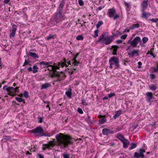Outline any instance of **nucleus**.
Returning a JSON list of instances; mask_svg holds the SVG:
<instances>
[{
    "instance_id": "1",
    "label": "nucleus",
    "mask_w": 158,
    "mask_h": 158,
    "mask_svg": "<svg viewBox=\"0 0 158 158\" xmlns=\"http://www.w3.org/2000/svg\"><path fill=\"white\" fill-rule=\"evenodd\" d=\"M58 145L61 148L66 147L68 145L73 143L72 138L69 136L60 133L56 136Z\"/></svg>"
},
{
    "instance_id": "2",
    "label": "nucleus",
    "mask_w": 158,
    "mask_h": 158,
    "mask_svg": "<svg viewBox=\"0 0 158 158\" xmlns=\"http://www.w3.org/2000/svg\"><path fill=\"white\" fill-rule=\"evenodd\" d=\"M114 37L112 36H106L105 34L103 33L100 36L98 41L102 43H104L106 45L110 44L114 40Z\"/></svg>"
},
{
    "instance_id": "3",
    "label": "nucleus",
    "mask_w": 158,
    "mask_h": 158,
    "mask_svg": "<svg viewBox=\"0 0 158 158\" xmlns=\"http://www.w3.org/2000/svg\"><path fill=\"white\" fill-rule=\"evenodd\" d=\"M109 68L112 69L113 66L116 68H118L119 65V59L118 57L115 56L111 57L109 60Z\"/></svg>"
},
{
    "instance_id": "4",
    "label": "nucleus",
    "mask_w": 158,
    "mask_h": 158,
    "mask_svg": "<svg viewBox=\"0 0 158 158\" xmlns=\"http://www.w3.org/2000/svg\"><path fill=\"white\" fill-rule=\"evenodd\" d=\"M44 130L41 127H39L32 130V132L36 136H43L44 134L43 133Z\"/></svg>"
},
{
    "instance_id": "5",
    "label": "nucleus",
    "mask_w": 158,
    "mask_h": 158,
    "mask_svg": "<svg viewBox=\"0 0 158 158\" xmlns=\"http://www.w3.org/2000/svg\"><path fill=\"white\" fill-rule=\"evenodd\" d=\"M66 63H67L68 65L70 64L69 62H67L66 60L64 61V62H59L57 64H56L54 63V65L55 66V70L56 71V73L57 72L56 70L57 69H60L61 67L62 68H63L64 67H65V68L67 67L68 65H67Z\"/></svg>"
},
{
    "instance_id": "6",
    "label": "nucleus",
    "mask_w": 158,
    "mask_h": 158,
    "mask_svg": "<svg viewBox=\"0 0 158 158\" xmlns=\"http://www.w3.org/2000/svg\"><path fill=\"white\" fill-rule=\"evenodd\" d=\"M141 42L140 38L138 36L135 37L132 40H129L128 43L130 44L133 48L136 47L139 43Z\"/></svg>"
},
{
    "instance_id": "7",
    "label": "nucleus",
    "mask_w": 158,
    "mask_h": 158,
    "mask_svg": "<svg viewBox=\"0 0 158 158\" xmlns=\"http://www.w3.org/2000/svg\"><path fill=\"white\" fill-rule=\"evenodd\" d=\"M65 18V16L62 15V12L58 11L55 15L54 18L55 21L57 23H59L60 21L64 20Z\"/></svg>"
},
{
    "instance_id": "8",
    "label": "nucleus",
    "mask_w": 158,
    "mask_h": 158,
    "mask_svg": "<svg viewBox=\"0 0 158 158\" xmlns=\"http://www.w3.org/2000/svg\"><path fill=\"white\" fill-rule=\"evenodd\" d=\"M19 87H16L14 88L13 87H9L8 89H7L6 91L8 93V94L10 96H14L15 94H14L16 93H18Z\"/></svg>"
},
{
    "instance_id": "9",
    "label": "nucleus",
    "mask_w": 158,
    "mask_h": 158,
    "mask_svg": "<svg viewBox=\"0 0 158 158\" xmlns=\"http://www.w3.org/2000/svg\"><path fill=\"white\" fill-rule=\"evenodd\" d=\"M55 145V143L54 141H50L48 143L43 145V149L46 150V149H52Z\"/></svg>"
},
{
    "instance_id": "10",
    "label": "nucleus",
    "mask_w": 158,
    "mask_h": 158,
    "mask_svg": "<svg viewBox=\"0 0 158 158\" xmlns=\"http://www.w3.org/2000/svg\"><path fill=\"white\" fill-rule=\"evenodd\" d=\"M145 152V151L143 149H140L139 150V152H135L134 154V156L137 158L140 157L141 158H144L145 155L143 153Z\"/></svg>"
},
{
    "instance_id": "11",
    "label": "nucleus",
    "mask_w": 158,
    "mask_h": 158,
    "mask_svg": "<svg viewBox=\"0 0 158 158\" xmlns=\"http://www.w3.org/2000/svg\"><path fill=\"white\" fill-rule=\"evenodd\" d=\"M17 26L15 24L12 26V30L10 31V38L15 36L16 31L17 30Z\"/></svg>"
},
{
    "instance_id": "12",
    "label": "nucleus",
    "mask_w": 158,
    "mask_h": 158,
    "mask_svg": "<svg viewBox=\"0 0 158 158\" xmlns=\"http://www.w3.org/2000/svg\"><path fill=\"white\" fill-rule=\"evenodd\" d=\"M79 53H77L76 55L75 56L74 58L71 61H69L70 64H72L74 65V66H77L78 64L79 63V62H77L76 61V58L77 56L78 55Z\"/></svg>"
},
{
    "instance_id": "13",
    "label": "nucleus",
    "mask_w": 158,
    "mask_h": 158,
    "mask_svg": "<svg viewBox=\"0 0 158 158\" xmlns=\"http://www.w3.org/2000/svg\"><path fill=\"white\" fill-rule=\"evenodd\" d=\"M108 12V16L110 17L111 18L115 14L116 11L114 8H113L109 9Z\"/></svg>"
},
{
    "instance_id": "14",
    "label": "nucleus",
    "mask_w": 158,
    "mask_h": 158,
    "mask_svg": "<svg viewBox=\"0 0 158 158\" xmlns=\"http://www.w3.org/2000/svg\"><path fill=\"white\" fill-rule=\"evenodd\" d=\"M148 0H146L143 1L141 4V10H145L147 8L148 5Z\"/></svg>"
},
{
    "instance_id": "15",
    "label": "nucleus",
    "mask_w": 158,
    "mask_h": 158,
    "mask_svg": "<svg viewBox=\"0 0 158 158\" xmlns=\"http://www.w3.org/2000/svg\"><path fill=\"white\" fill-rule=\"evenodd\" d=\"M146 96L147 101L148 102H150L152 98L153 97L152 93L150 92H147L146 93Z\"/></svg>"
},
{
    "instance_id": "16",
    "label": "nucleus",
    "mask_w": 158,
    "mask_h": 158,
    "mask_svg": "<svg viewBox=\"0 0 158 158\" xmlns=\"http://www.w3.org/2000/svg\"><path fill=\"white\" fill-rule=\"evenodd\" d=\"M102 132L103 134L107 135L109 134H113L114 133V131L108 129L104 128L102 130Z\"/></svg>"
},
{
    "instance_id": "17",
    "label": "nucleus",
    "mask_w": 158,
    "mask_h": 158,
    "mask_svg": "<svg viewBox=\"0 0 158 158\" xmlns=\"http://www.w3.org/2000/svg\"><path fill=\"white\" fill-rule=\"evenodd\" d=\"M55 75L56 76L58 77L60 80H63L64 78L65 77V73L62 72H61L60 73H56Z\"/></svg>"
},
{
    "instance_id": "18",
    "label": "nucleus",
    "mask_w": 158,
    "mask_h": 158,
    "mask_svg": "<svg viewBox=\"0 0 158 158\" xmlns=\"http://www.w3.org/2000/svg\"><path fill=\"white\" fill-rule=\"evenodd\" d=\"M142 12L141 17L146 18L151 16V14L149 13H147L145 11V10H141Z\"/></svg>"
},
{
    "instance_id": "19",
    "label": "nucleus",
    "mask_w": 158,
    "mask_h": 158,
    "mask_svg": "<svg viewBox=\"0 0 158 158\" xmlns=\"http://www.w3.org/2000/svg\"><path fill=\"white\" fill-rule=\"evenodd\" d=\"M131 2H127L124 1V5L127 11H129L130 10L131 5Z\"/></svg>"
},
{
    "instance_id": "20",
    "label": "nucleus",
    "mask_w": 158,
    "mask_h": 158,
    "mask_svg": "<svg viewBox=\"0 0 158 158\" xmlns=\"http://www.w3.org/2000/svg\"><path fill=\"white\" fill-rule=\"evenodd\" d=\"M117 138L122 141L124 140L127 141V140L124 138L123 135L120 133H118L117 135Z\"/></svg>"
},
{
    "instance_id": "21",
    "label": "nucleus",
    "mask_w": 158,
    "mask_h": 158,
    "mask_svg": "<svg viewBox=\"0 0 158 158\" xmlns=\"http://www.w3.org/2000/svg\"><path fill=\"white\" fill-rule=\"evenodd\" d=\"M122 114V110H119L115 112V114L113 116L114 119H116Z\"/></svg>"
},
{
    "instance_id": "22",
    "label": "nucleus",
    "mask_w": 158,
    "mask_h": 158,
    "mask_svg": "<svg viewBox=\"0 0 158 158\" xmlns=\"http://www.w3.org/2000/svg\"><path fill=\"white\" fill-rule=\"evenodd\" d=\"M47 68H48V70L51 71H53V73L56 74V71L55 70V66L54 65L53 66L51 65H49V66Z\"/></svg>"
},
{
    "instance_id": "23",
    "label": "nucleus",
    "mask_w": 158,
    "mask_h": 158,
    "mask_svg": "<svg viewBox=\"0 0 158 158\" xmlns=\"http://www.w3.org/2000/svg\"><path fill=\"white\" fill-rule=\"evenodd\" d=\"M64 4V1H62L59 6L58 10V11H62L63 10V7Z\"/></svg>"
},
{
    "instance_id": "24",
    "label": "nucleus",
    "mask_w": 158,
    "mask_h": 158,
    "mask_svg": "<svg viewBox=\"0 0 158 158\" xmlns=\"http://www.w3.org/2000/svg\"><path fill=\"white\" fill-rule=\"evenodd\" d=\"M39 68L37 67V65L35 64L34 65L32 68V73H35L37 72Z\"/></svg>"
},
{
    "instance_id": "25",
    "label": "nucleus",
    "mask_w": 158,
    "mask_h": 158,
    "mask_svg": "<svg viewBox=\"0 0 158 158\" xmlns=\"http://www.w3.org/2000/svg\"><path fill=\"white\" fill-rule=\"evenodd\" d=\"M51 86V84L46 83L43 84L41 86V89H45Z\"/></svg>"
},
{
    "instance_id": "26",
    "label": "nucleus",
    "mask_w": 158,
    "mask_h": 158,
    "mask_svg": "<svg viewBox=\"0 0 158 158\" xmlns=\"http://www.w3.org/2000/svg\"><path fill=\"white\" fill-rule=\"evenodd\" d=\"M71 89H69L68 91L66 92L65 94L69 98H71L72 95V91Z\"/></svg>"
},
{
    "instance_id": "27",
    "label": "nucleus",
    "mask_w": 158,
    "mask_h": 158,
    "mask_svg": "<svg viewBox=\"0 0 158 158\" xmlns=\"http://www.w3.org/2000/svg\"><path fill=\"white\" fill-rule=\"evenodd\" d=\"M139 24L138 23L133 24L131 27H130V29L131 30H133L135 28H139Z\"/></svg>"
},
{
    "instance_id": "28",
    "label": "nucleus",
    "mask_w": 158,
    "mask_h": 158,
    "mask_svg": "<svg viewBox=\"0 0 158 158\" xmlns=\"http://www.w3.org/2000/svg\"><path fill=\"white\" fill-rule=\"evenodd\" d=\"M40 65H44V67L47 68L49 66V65H48V62H45L44 61H42L40 62Z\"/></svg>"
},
{
    "instance_id": "29",
    "label": "nucleus",
    "mask_w": 158,
    "mask_h": 158,
    "mask_svg": "<svg viewBox=\"0 0 158 158\" xmlns=\"http://www.w3.org/2000/svg\"><path fill=\"white\" fill-rule=\"evenodd\" d=\"M29 55L31 56L32 57L36 58H38L39 56L35 53H33L31 52H29Z\"/></svg>"
},
{
    "instance_id": "30",
    "label": "nucleus",
    "mask_w": 158,
    "mask_h": 158,
    "mask_svg": "<svg viewBox=\"0 0 158 158\" xmlns=\"http://www.w3.org/2000/svg\"><path fill=\"white\" fill-rule=\"evenodd\" d=\"M157 88L156 86L154 84H152L149 87L150 89L153 91H155L156 89Z\"/></svg>"
},
{
    "instance_id": "31",
    "label": "nucleus",
    "mask_w": 158,
    "mask_h": 158,
    "mask_svg": "<svg viewBox=\"0 0 158 158\" xmlns=\"http://www.w3.org/2000/svg\"><path fill=\"white\" fill-rule=\"evenodd\" d=\"M138 50H135L132 51L130 54L129 53V55H131L132 57H133L135 54H138Z\"/></svg>"
},
{
    "instance_id": "32",
    "label": "nucleus",
    "mask_w": 158,
    "mask_h": 158,
    "mask_svg": "<svg viewBox=\"0 0 158 158\" xmlns=\"http://www.w3.org/2000/svg\"><path fill=\"white\" fill-rule=\"evenodd\" d=\"M137 147L136 143H131V147L129 148V149L130 150H131L133 148H136Z\"/></svg>"
},
{
    "instance_id": "33",
    "label": "nucleus",
    "mask_w": 158,
    "mask_h": 158,
    "mask_svg": "<svg viewBox=\"0 0 158 158\" xmlns=\"http://www.w3.org/2000/svg\"><path fill=\"white\" fill-rule=\"evenodd\" d=\"M127 141H127L124 140L122 141L123 143V147L124 148H127L128 147V143Z\"/></svg>"
},
{
    "instance_id": "34",
    "label": "nucleus",
    "mask_w": 158,
    "mask_h": 158,
    "mask_svg": "<svg viewBox=\"0 0 158 158\" xmlns=\"http://www.w3.org/2000/svg\"><path fill=\"white\" fill-rule=\"evenodd\" d=\"M15 99L19 102H21L24 101V99H23L20 97H16L15 98Z\"/></svg>"
},
{
    "instance_id": "35",
    "label": "nucleus",
    "mask_w": 158,
    "mask_h": 158,
    "mask_svg": "<svg viewBox=\"0 0 158 158\" xmlns=\"http://www.w3.org/2000/svg\"><path fill=\"white\" fill-rule=\"evenodd\" d=\"M56 36V35H55L49 34L48 36L47 37V39L48 40H49L51 39L54 38Z\"/></svg>"
},
{
    "instance_id": "36",
    "label": "nucleus",
    "mask_w": 158,
    "mask_h": 158,
    "mask_svg": "<svg viewBox=\"0 0 158 158\" xmlns=\"http://www.w3.org/2000/svg\"><path fill=\"white\" fill-rule=\"evenodd\" d=\"M106 121V118H105L100 119L99 120V122L101 124H103Z\"/></svg>"
},
{
    "instance_id": "37",
    "label": "nucleus",
    "mask_w": 158,
    "mask_h": 158,
    "mask_svg": "<svg viewBox=\"0 0 158 158\" xmlns=\"http://www.w3.org/2000/svg\"><path fill=\"white\" fill-rule=\"evenodd\" d=\"M30 62V61L28 59H25L23 64V66H25L29 64Z\"/></svg>"
},
{
    "instance_id": "38",
    "label": "nucleus",
    "mask_w": 158,
    "mask_h": 158,
    "mask_svg": "<svg viewBox=\"0 0 158 158\" xmlns=\"http://www.w3.org/2000/svg\"><path fill=\"white\" fill-rule=\"evenodd\" d=\"M149 21H151L152 22L156 23L158 21V19H152L149 20Z\"/></svg>"
},
{
    "instance_id": "39",
    "label": "nucleus",
    "mask_w": 158,
    "mask_h": 158,
    "mask_svg": "<svg viewBox=\"0 0 158 158\" xmlns=\"http://www.w3.org/2000/svg\"><path fill=\"white\" fill-rule=\"evenodd\" d=\"M148 40V38L147 37H144L142 39V42L143 44H145Z\"/></svg>"
},
{
    "instance_id": "40",
    "label": "nucleus",
    "mask_w": 158,
    "mask_h": 158,
    "mask_svg": "<svg viewBox=\"0 0 158 158\" xmlns=\"http://www.w3.org/2000/svg\"><path fill=\"white\" fill-rule=\"evenodd\" d=\"M103 24V22L102 21H100L98 22L96 25V27L97 28H99L101 25Z\"/></svg>"
},
{
    "instance_id": "41",
    "label": "nucleus",
    "mask_w": 158,
    "mask_h": 158,
    "mask_svg": "<svg viewBox=\"0 0 158 158\" xmlns=\"http://www.w3.org/2000/svg\"><path fill=\"white\" fill-rule=\"evenodd\" d=\"M84 39L83 36L81 35H78L76 38V39L78 40H82Z\"/></svg>"
},
{
    "instance_id": "42",
    "label": "nucleus",
    "mask_w": 158,
    "mask_h": 158,
    "mask_svg": "<svg viewBox=\"0 0 158 158\" xmlns=\"http://www.w3.org/2000/svg\"><path fill=\"white\" fill-rule=\"evenodd\" d=\"M147 54H150L152 56L153 58H155L156 57V55L155 54L153 53L152 52L148 51L147 52Z\"/></svg>"
},
{
    "instance_id": "43",
    "label": "nucleus",
    "mask_w": 158,
    "mask_h": 158,
    "mask_svg": "<svg viewBox=\"0 0 158 158\" xmlns=\"http://www.w3.org/2000/svg\"><path fill=\"white\" fill-rule=\"evenodd\" d=\"M99 31L98 30H96L94 31V36L95 37H98V33Z\"/></svg>"
},
{
    "instance_id": "44",
    "label": "nucleus",
    "mask_w": 158,
    "mask_h": 158,
    "mask_svg": "<svg viewBox=\"0 0 158 158\" xmlns=\"http://www.w3.org/2000/svg\"><path fill=\"white\" fill-rule=\"evenodd\" d=\"M113 17V19L114 20H115L119 17V15L118 14H116V13Z\"/></svg>"
},
{
    "instance_id": "45",
    "label": "nucleus",
    "mask_w": 158,
    "mask_h": 158,
    "mask_svg": "<svg viewBox=\"0 0 158 158\" xmlns=\"http://www.w3.org/2000/svg\"><path fill=\"white\" fill-rule=\"evenodd\" d=\"M23 95L24 97L26 98L28 97L29 95L28 92L27 91H24L23 92Z\"/></svg>"
},
{
    "instance_id": "46",
    "label": "nucleus",
    "mask_w": 158,
    "mask_h": 158,
    "mask_svg": "<svg viewBox=\"0 0 158 158\" xmlns=\"http://www.w3.org/2000/svg\"><path fill=\"white\" fill-rule=\"evenodd\" d=\"M150 78L152 79L153 80L156 78V76L153 74H150Z\"/></svg>"
},
{
    "instance_id": "47",
    "label": "nucleus",
    "mask_w": 158,
    "mask_h": 158,
    "mask_svg": "<svg viewBox=\"0 0 158 158\" xmlns=\"http://www.w3.org/2000/svg\"><path fill=\"white\" fill-rule=\"evenodd\" d=\"M118 47L117 46H114L113 47V51L114 53H116L117 52V49L118 48Z\"/></svg>"
},
{
    "instance_id": "48",
    "label": "nucleus",
    "mask_w": 158,
    "mask_h": 158,
    "mask_svg": "<svg viewBox=\"0 0 158 158\" xmlns=\"http://www.w3.org/2000/svg\"><path fill=\"white\" fill-rule=\"evenodd\" d=\"M115 94L114 93H111L108 94V97L109 98H111L113 96H114Z\"/></svg>"
},
{
    "instance_id": "49",
    "label": "nucleus",
    "mask_w": 158,
    "mask_h": 158,
    "mask_svg": "<svg viewBox=\"0 0 158 158\" xmlns=\"http://www.w3.org/2000/svg\"><path fill=\"white\" fill-rule=\"evenodd\" d=\"M78 3L81 6H82L84 5V2L82 0H79Z\"/></svg>"
},
{
    "instance_id": "50",
    "label": "nucleus",
    "mask_w": 158,
    "mask_h": 158,
    "mask_svg": "<svg viewBox=\"0 0 158 158\" xmlns=\"http://www.w3.org/2000/svg\"><path fill=\"white\" fill-rule=\"evenodd\" d=\"M64 158H70V155L68 154H64L63 155Z\"/></svg>"
},
{
    "instance_id": "51",
    "label": "nucleus",
    "mask_w": 158,
    "mask_h": 158,
    "mask_svg": "<svg viewBox=\"0 0 158 158\" xmlns=\"http://www.w3.org/2000/svg\"><path fill=\"white\" fill-rule=\"evenodd\" d=\"M127 36V35H122L121 36V38L122 39L125 40Z\"/></svg>"
},
{
    "instance_id": "52",
    "label": "nucleus",
    "mask_w": 158,
    "mask_h": 158,
    "mask_svg": "<svg viewBox=\"0 0 158 158\" xmlns=\"http://www.w3.org/2000/svg\"><path fill=\"white\" fill-rule=\"evenodd\" d=\"M77 111H78V112L80 114H83V112L82 109H81L80 108H78V110Z\"/></svg>"
},
{
    "instance_id": "53",
    "label": "nucleus",
    "mask_w": 158,
    "mask_h": 158,
    "mask_svg": "<svg viewBox=\"0 0 158 158\" xmlns=\"http://www.w3.org/2000/svg\"><path fill=\"white\" fill-rule=\"evenodd\" d=\"M82 103L84 105H87L88 104L85 102V101L84 100V99H82Z\"/></svg>"
},
{
    "instance_id": "54",
    "label": "nucleus",
    "mask_w": 158,
    "mask_h": 158,
    "mask_svg": "<svg viewBox=\"0 0 158 158\" xmlns=\"http://www.w3.org/2000/svg\"><path fill=\"white\" fill-rule=\"evenodd\" d=\"M142 63L141 62L139 61L138 62V68L140 69L141 68V66L142 65Z\"/></svg>"
},
{
    "instance_id": "55",
    "label": "nucleus",
    "mask_w": 158,
    "mask_h": 158,
    "mask_svg": "<svg viewBox=\"0 0 158 158\" xmlns=\"http://www.w3.org/2000/svg\"><path fill=\"white\" fill-rule=\"evenodd\" d=\"M10 0H5L3 1L4 4H8Z\"/></svg>"
},
{
    "instance_id": "56",
    "label": "nucleus",
    "mask_w": 158,
    "mask_h": 158,
    "mask_svg": "<svg viewBox=\"0 0 158 158\" xmlns=\"http://www.w3.org/2000/svg\"><path fill=\"white\" fill-rule=\"evenodd\" d=\"M27 70L28 71V72L32 71V68L31 67H29L27 69Z\"/></svg>"
},
{
    "instance_id": "57",
    "label": "nucleus",
    "mask_w": 158,
    "mask_h": 158,
    "mask_svg": "<svg viewBox=\"0 0 158 158\" xmlns=\"http://www.w3.org/2000/svg\"><path fill=\"white\" fill-rule=\"evenodd\" d=\"M39 122L40 123H42L43 122V118L42 117H40L39 118Z\"/></svg>"
},
{
    "instance_id": "58",
    "label": "nucleus",
    "mask_w": 158,
    "mask_h": 158,
    "mask_svg": "<svg viewBox=\"0 0 158 158\" xmlns=\"http://www.w3.org/2000/svg\"><path fill=\"white\" fill-rule=\"evenodd\" d=\"M75 69H73L71 70L69 72V73H70L71 74H72L74 71H75Z\"/></svg>"
},
{
    "instance_id": "59",
    "label": "nucleus",
    "mask_w": 158,
    "mask_h": 158,
    "mask_svg": "<svg viewBox=\"0 0 158 158\" xmlns=\"http://www.w3.org/2000/svg\"><path fill=\"white\" fill-rule=\"evenodd\" d=\"M39 158H44V156L41 154H39L38 155Z\"/></svg>"
},
{
    "instance_id": "60",
    "label": "nucleus",
    "mask_w": 158,
    "mask_h": 158,
    "mask_svg": "<svg viewBox=\"0 0 158 158\" xmlns=\"http://www.w3.org/2000/svg\"><path fill=\"white\" fill-rule=\"evenodd\" d=\"M122 42V41L120 40H118L116 41V43L118 44L121 43Z\"/></svg>"
},
{
    "instance_id": "61",
    "label": "nucleus",
    "mask_w": 158,
    "mask_h": 158,
    "mask_svg": "<svg viewBox=\"0 0 158 158\" xmlns=\"http://www.w3.org/2000/svg\"><path fill=\"white\" fill-rule=\"evenodd\" d=\"M103 8V7L100 6L97 9V10H101Z\"/></svg>"
},
{
    "instance_id": "62",
    "label": "nucleus",
    "mask_w": 158,
    "mask_h": 158,
    "mask_svg": "<svg viewBox=\"0 0 158 158\" xmlns=\"http://www.w3.org/2000/svg\"><path fill=\"white\" fill-rule=\"evenodd\" d=\"M8 87H7V86L6 85H5V86H4L3 88V89H5V90H6L7 89H8Z\"/></svg>"
},
{
    "instance_id": "63",
    "label": "nucleus",
    "mask_w": 158,
    "mask_h": 158,
    "mask_svg": "<svg viewBox=\"0 0 158 158\" xmlns=\"http://www.w3.org/2000/svg\"><path fill=\"white\" fill-rule=\"evenodd\" d=\"M108 98H109L108 97V96L107 97V96H105L103 98V100H107Z\"/></svg>"
},
{
    "instance_id": "64",
    "label": "nucleus",
    "mask_w": 158,
    "mask_h": 158,
    "mask_svg": "<svg viewBox=\"0 0 158 158\" xmlns=\"http://www.w3.org/2000/svg\"><path fill=\"white\" fill-rule=\"evenodd\" d=\"M153 70L155 72H156L158 71V69L157 68H154V69Z\"/></svg>"
}]
</instances>
